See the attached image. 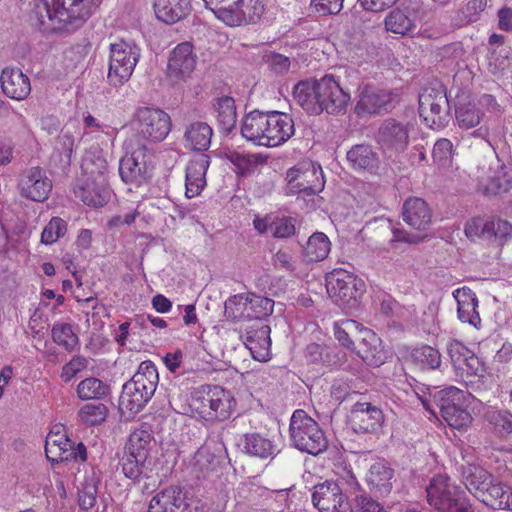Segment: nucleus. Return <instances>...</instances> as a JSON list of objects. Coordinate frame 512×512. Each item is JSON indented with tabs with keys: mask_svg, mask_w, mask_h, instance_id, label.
<instances>
[{
	"mask_svg": "<svg viewBox=\"0 0 512 512\" xmlns=\"http://www.w3.org/2000/svg\"><path fill=\"white\" fill-rule=\"evenodd\" d=\"M102 0H35L30 21L43 32L74 31L96 11Z\"/></svg>",
	"mask_w": 512,
	"mask_h": 512,
	"instance_id": "obj_1",
	"label": "nucleus"
},
{
	"mask_svg": "<svg viewBox=\"0 0 512 512\" xmlns=\"http://www.w3.org/2000/svg\"><path fill=\"white\" fill-rule=\"evenodd\" d=\"M293 97L312 115H319L323 111L333 115L344 114L351 99L332 75L298 82Z\"/></svg>",
	"mask_w": 512,
	"mask_h": 512,
	"instance_id": "obj_2",
	"label": "nucleus"
},
{
	"mask_svg": "<svg viewBox=\"0 0 512 512\" xmlns=\"http://www.w3.org/2000/svg\"><path fill=\"white\" fill-rule=\"evenodd\" d=\"M295 132L292 118L279 111L254 110L244 116L242 136L257 145L274 147L284 143Z\"/></svg>",
	"mask_w": 512,
	"mask_h": 512,
	"instance_id": "obj_3",
	"label": "nucleus"
},
{
	"mask_svg": "<svg viewBox=\"0 0 512 512\" xmlns=\"http://www.w3.org/2000/svg\"><path fill=\"white\" fill-rule=\"evenodd\" d=\"M289 437L293 447L311 455L323 453L328 440L319 424L304 410H295L290 419Z\"/></svg>",
	"mask_w": 512,
	"mask_h": 512,
	"instance_id": "obj_4",
	"label": "nucleus"
},
{
	"mask_svg": "<svg viewBox=\"0 0 512 512\" xmlns=\"http://www.w3.org/2000/svg\"><path fill=\"white\" fill-rule=\"evenodd\" d=\"M192 406L205 420L224 421L231 416L236 401L230 391L217 385H204L195 392Z\"/></svg>",
	"mask_w": 512,
	"mask_h": 512,
	"instance_id": "obj_5",
	"label": "nucleus"
},
{
	"mask_svg": "<svg viewBox=\"0 0 512 512\" xmlns=\"http://www.w3.org/2000/svg\"><path fill=\"white\" fill-rule=\"evenodd\" d=\"M363 288V281L346 270H333L326 276V289L329 297L345 313H350L358 308Z\"/></svg>",
	"mask_w": 512,
	"mask_h": 512,
	"instance_id": "obj_6",
	"label": "nucleus"
},
{
	"mask_svg": "<svg viewBox=\"0 0 512 512\" xmlns=\"http://www.w3.org/2000/svg\"><path fill=\"white\" fill-rule=\"evenodd\" d=\"M286 194L312 196L324 189L325 181L320 165L309 159L298 162L286 173Z\"/></svg>",
	"mask_w": 512,
	"mask_h": 512,
	"instance_id": "obj_7",
	"label": "nucleus"
},
{
	"mask_svg": "<svg viewBox=\"0 0 512 512\" xmlns=\"http://www.w3.org/2000/svg\"><path fill=\"white\" fill-rule=\"evenodd\" d=\"M426 492L429 504L440 512H471L465 492L443 476L434 477Z\"/></svg>",
	"mask_w": 512,
	"mask_h": 512,
	"instance_id": "obj_8",
	"label": "nucleus"
},
{
	"mask_svg": "<svg viewBox=\"0 0 512 512\" xmlns=\"http://www.w3.org/2000/svg\"><path fill=\"white\" fill-rule=\"evenodd\" d=\"M140 58L137 45L124 40L110 44L109 68L107 79L114 87L126 83L135 69Z\"/></svg>",
	"mask_w": 512,
	"mask_h": 512,
	"instance_id": "obj_9",
	"label": "nucleus"
},
{
	"mask_svg": "<svg viewBox=\"0 0 512 512\" xmlns=\"http://www.w3.org/2000/svg\"><path fill=\"white\" fill-rule=\"evenodd\" d=\"M419 113L431 128H441L448 123L450 104L442 84L436 83L422 90L419 94Z\"/></svg>",
	"mask_w": 512,
	"mask_h": 512,
	"instance_id": "obj_10",
	"label": "nucleus"
},
{
	"mask_svg": "<svg viewBox=\"0 0 512 512\" xmlns=\"http://www.w3.org/2000/svg\"><path fill=\"white\" fill-rule=\"evenodd\" d=\"M135 130L144 140L161 142L171 130L170 116L160 109L141 107L135 114Z\"/></svg>",
	"mask_w": 512,
	"mask_h": 512,
	"instance_id": "obj_11",
	"label": "nucleus"
},
{
	"mask_svg": "<svg viewBox=\"0 0 512 512\" xmlns=\"http://www.w3.org/2000/svg\"><path fill=\"white\" fill-rule=\"evenodd\" d=\"M358 100L355 113L358 116L379 115L389 113L395 107L397 95L386 89L371 84H361L358 87Z\"/></svg>",
	"mask_w": 512,
	"mask_h": 512,
	"instance_id": "obj_12",
	"label": "nucleus"
},
{
	"mask_svg": "<svg viewBox=\"0 0 512 512\" xmlns=\"http://www.w3.org/2000/svg\"><path fill=\"white\" fill-rule=\"evenodd\" d=\"M52 188V180L48 177L47 172L39 166L25 168L17 177L19 195L30 201H46Z\"/></svg>",
	"mask_w": 512,
	"mask_h": 512,
	"instance_id": "obj_13",
	"label": "nucleus"
},
{
	"mask_svg": "<svg viewBox=\"0 0 512 512\" xmlns=\"http://www.w3.org/2000/svg\"><path fill=\"white\" fill-rule=\"evenodd\" d=\"M240 338L252 357L257 361H267L271 356L270 326L260 320L239 326Z\"/></svg>",
	"mask_w": 512,
	"mask_h": 512,
	"instance_id": "obj_14",
	"label": "nucleus"
},
{
	"mask_svg": "<svg viewBox=\"0 0 512 512\" xmlns=\"http://www.w3.org/2000/svg\"><path fill=\"white\" fill-rule=\"evenodd\" d=\"M127 152L119 162V174L127 184L140 186L146 180V148L144 144L138 143L134 147L133 140L126 142Z\"/></svg>",
	"mask_w": 512,
	"mask_h": 512,
	"instance_id": "obj_15",
	"label": "nucleus"
},
{
	"mask_svg": "<svg viewBox=\"0 0 512 512\" xmlns=\"http://www.w3.org/2000/svg\"><path fill=\"white\" fill-rule=\"evenodd\" d=\"M230 9H219L218 19L230 26L256 23L264 11L261 0H234Z\"/></svg>",
	"mask_w": 512,
	"mask_h": 512,
	"instance_id": "obj_16",
	"label": "nucleus"
},
{
	"mask_svg": "<svg viewBox=\"0 0 512 512\" xmlns=\"http://www.w3.org/2000/svg\"><path fill=\"white\" fill-rule=\"evenodd\" d=\"M312 502L320 512H353L340 486L332 481L314 486Z\"/></svg>",
	"mask_w": 512,
	"mask_h": 512,
	"instance_id": "obj_17",
	"label": "nucleus"
},
{
	"mask_svg": "<svg viewBox=\"0 0 512 512\" xmlns=\"http://www.w3.org/2000/svg\"><path fill=\"white\" fill-rule=\"evenodd\" d=\"M447 352L457 374L481 378L485 376L486 368L482 361L462 342L451 340L447 344Z\"/></svg>",
	"mask_w": 512,
	"mask_h": 512,
	"instance_id": "obj_18",
	"label": "nucleus"
},
{
	"mask_svg": "<svg viewBox=\"0 0 512 512\" xmlns=\"http://www.w3.org/2000/svg\"><path fill=\"white\" fill-rule=\"evenodd\" d=\"M383 421L382 410L370 402L355 403L349 414V423L356 433H375Z\"/></svg>",
	"mask_w": 512,
	"mask_h": 512,
	"instance_id": "obj_19",
	"label": "nucleus"
},
{
	"mask_svg": "<svg viewBox=\"0 0 512 512\" xmlns=\"http://www.w3.org/2000/svg\"><path fill=\"white\" fill-rule=\"evenodd\" d=\"M197 63V56L193 52L190 42L178 44L172 51L168 61V75L176 80H185L190 77Z\"/></svg>",
	"mask_w": 512,
	"mask_h": 512,
	"instance_id": "obj_20",
	"label": "nucleus"
},
{
	"mask_svg": "<svg viewBox=\"0 0 512 512\" xmlns=\"http://www.w3.org/2000/svg\"><path fill=\"white\" fill-rule=\"evenodd\" d=\"M377 139L383 148L402 152L409 143V128L396 119L388 118L379 127Z\"/></svg>",
	"mask_w": 512,
	"mask_h": 512,
	"instance_id": "obj_21",
	"label": "nucleus"
},
{
	"mask_svg": "<svg viewBox=\"0 0 512 512\" xmlns=\"http://www.w3.org/2000/svg\"><path fill=\"white\" fill-rule=\"evenodd\" d=\"M356 354L368 365L379 366L384 363L385 353L380 338L370 329L361 328L357 332Z\"/></svg>",
	"mask_w": 512,
	"mask_h": 512,
	"instance_id": "obj_22",
	"label": "nucleus"
},
{
	"mask_svg": "<svg viewBox=\"0 0 512 512\" xmlns=\"http://www.w3.org/2000/svg\"><path fill=\"white\" fill-rule=\"evenodd\" d=\"M75 195L84 204L97 208L104 206L109 201L111 191L108 182L81 177L77 182Z\"/></svg>",
	"mask_w": 512,
	"mask_h": 512,
	"instance_id": "obj_23",
	"label": "nucleus"
},
{
	"mask_svg": "<svg viewBox=\"0 0 512 512\" xmlns=\"http://www.w3.org/2000/svg\"><path fill=\"white\" fill-rule=\"evenodd\" d=\"M403 221L410 227L424 231L432 223V211L425 200L419 197L408 198L402 207Z\"/></svg>",
	"mask_w": 512,
	"mask_h": 512,
	"instance_id": "obj_24",
	"label": "nucleus"
},
{
	"mask_svg": "<svg viewBox=\"0 0 512 512\" xmlns=\"http://www.w3.org/2000/svg\"><path fill=\"white\" fill-rule=\"evenodd\" d=\"M0 84L3 93L15 100H24L31 92L30 80L19 68H4Z\"/></svg>",
	"mask_w": 512,
	"mask_h": 512,
	"instance_id": "obj_25",
	"label": "nucleus"
},
{
	"mask_svg": "<svg viewBox=\"0 0 512 512\" xmlns=\"http://www.w3.org/2000/svg\"><path fill=\"white\" fill-rule=\"evenodd\" d=\"M210 164V158L206 154L195 156L186 168V196L193 198L200 194L206 185V172Z\"/></svg>",
	"mask_w": 512,
	"mask_h": 512,
	"instance_id": "obj_26",
	"label": "nucleus"
},
{
	"mask_svg": "<svg viewBox=\"0 0 512 512\" xmlns=\"http://www.w3.org/2000/svg\"><path fill=\"white\" fill-rule=\"evenodd\" d=\"M191 0H154L156 18L172 25L186 18L191 11Z\"/></svg>",
	"mask_w": 512,
	"mask_h": 512,
	"instance_id": "obj_27",
	"label": "nucleus"
},
{
	"mask_svg": "<svg viewBox=\"0 0 512 512\" xmlns=\"http://www.w3.org/2000/svg\"><path fill=\"white\" fill-rule=\"evenodd\" d=\"M153 395L147 389L138 387L137 383L128 381L123 385L119 404L123 411L135 415L145 407Z\"/></svg>",
	"mask_w": 512,
	"mask_h": 512,
	"instance_id": "obj_28",
	"label": "nucleus"
},
{
	"mask_svg": "<svg viewBox=\"0 0 512 512\" xmlns=\"http://www.w3.org/2000/svg\"><path fill=\"white\" fill-rule=\"evenodd\" d=\"M347 160L356 171L375 172L379 167V156L371 145L357 144L347 152Z\"/></svg>",
	"mask_w": 512,
	"mask_h": 512,
	"instance_id": "obj_29",
	"label": "nucleus"
},
{
	"mask_svg": "<svg viewBox=\"0 0 512 512\" xmlns=\"http://www.w3.org/2000/svg\"><path fill=\"white\" fill-rule=\"evenodd\" d=\"M458 304V318L463 323H469L474 327H478L481 322L479 313L476 308L478 299L474 292L469 288L457 289L453 293Z\"/></svg>",
	"mask_w": 512,
	"mask_h": 512,
	"instance_id": "obj_30",
	"label": "nucleus"
},
{
	"mask_svg": "<svg viewBox=\"0 0 512 512\" xmlns=\"http://www.w3.org/2000/svg\"><path fill=\"white\" fill-rule=\"evenodd\" d=\"M184 506L182 489L171 486L158 492L151 499L148 512H179Z\"/></svg>",
	"mask_w": 512,
	"mask_h": 512,
	"instance_id": "obj_31",
	"label": "nucleus"
},
{
	"mask_svg": "<svg viewBox=\"0 0 512 512\" xmlns=\"http://www.w3.org/2000/svg\"><path fill=\"white\" fill-rule=\"evenodd\" d=\"M213 130L206 122L196 121L186 126L184 144L195 151H206L211 144Z\"/></svg>",
	"mask_w": 512,
	"mask_h": 512,
	"instance_id": "obj_32",
	"label": "nucleus"
},
{
	"mask_svg": "<svg viewBox=\"0 0 512 512\" xmlns=\"http://www.w3.org/2000/svg\"><path fill=\"white\" fill-rule=\"evenodd\" d=\"M478 499L493 509L512 510V489L500 483H492L483 495H478Z\"/></svg>",
	"mask_w": 512,
	"mask_h": 512,
	"instance_id": "obj_33",
	"label": "nucleus"
},
{
	"mask_svg": "<svg viewBox=\"0 0 512 512\" xmlns=\"http://www.w3.org/2000/svg\"><path fill=\"white\" fill-rule=\"evenodd\" d=\"M249 294L230 296L224 303V316L228 321L245 325L249 323Z\"/></svg>",
	"mask_w": 512,
	"mask_h": 512,
	"instance_id": "obj_34",
	"label": "nucleus"
},
{
	"mask_svg": "<svg viewBox=\"0 0 512 512\" xmlns=\"http://www.w3.org/2000/svg\"><path fill=\"white\" fill-rule=\"evenodd\" d=\"M81 169L82 178H92L108 182V163L100 152H87L82 160Z\"/></svg>",
	"mask_w": 512,
	"mask_h": 512,
	"instance_id": "obj_35",
	"label": "nucleus"
},
{
	"mask_svg": "<svg viewBox=\"0 0 512 512\" xmlns=\"http://www.w3.org/2000/svg\"><path fill=\"white\" fill-rule=\"evenodd\" d=\"M152 442L153 436L147 429L137 428L130 434L125 452L147 460L152 448Z\"/></svg>",
	"mask_w": 512,
	"mask_h": 512,
	"instance_id": "obj_36",
	"label": "nucleus"
},
{
	"mask_svg": "<svg viewBox=\"0 0 512 512\" xmlns=\"http://www.w3.org/2000/svg\"><path fill=\"white\" fill-rule=\"evenodd\" d=\"M394 471L384 460H380L371 465L368 473V483L377 488L380 493H388L391 488V479Z\"/></svg>",
	"mask_w": 512,
	"mask_h": 512,
	"instance_id": "obj_37",
	"label": "nucleus"
},
{
	"mask_svg": "<svg viewBox=\"0 0 512 512\" xmlns=\"http://www.w3.org/2000/svg\"><path fill=\"white\" fill-rule=\"evenodd\" d=\"M243 447L247 454L262 459L273 457L276 450L272 441L259 433L246 434Z\"/></svg>",
	"mask_w": 512,
	"mask_h": 512,
	"instance_id": "obj_38",
	"label": "nucleus"
},
{
	"mask_svg": "<svg viewBox=\"0 0 512 512\" xmlns=\"http://www.w3.org/2000/svg\"><path fill=\"white\" fill-rule=\"evenodd\" d=\"M217 120L223 131L229 133L236 125V106L232 97L223 96L217 99L214 105Z\"/></svg>",
	"mask_w": 512,
	"mask_h": 512,
	"instance_id": "obj_39",
	"label": "nucleus"
},
{
	"mask_svg": "<svg viewBox=\"0 0 512 512\" xmlns=\"http://www.w3.org/2000/svg\"><path fill=\"white\" fill-rule=\"evenodd\" d=\"M512 187V163L502 164L495 171L490 182L482 189L484 194L507 192Z\"/></svg>",
	"mask_w": 512,
	"mask_h": 512,
	"instance_id": "obj_40",
	"label": "nucleus"
},
{
	"mask_svg": "<svg viewBox=\"0 0 512 512\" xmlns=\"http://www.w3.org/2000/svg\"><path fill=\"white\" fill-rule=\"evenodd\" d=\"M331 243L322 232L312 234L304 249L305 257L311 262L324 260L330 252Z\"/></svg>",
	"mask_w": 512,
	"mask_h": 512,
	"instance_id": "obj_41",
	"label": "nucleus"
},
{
	"mask_svg": "<svg viewBox=\"0 0 512 512\" xmlns=\"http://www.w3.org/2000/svg\"><path fill=\"white\" fill-rule=\"evenodd\" d=\"M385 29L388 32L400 35H407L413 32L415 28L414 21L403 10L393 9L386 16Z\"/></svg>",
	"mask_w": 512,
	"mask_h": 512,
	"instance_id": "obj_42",
	"label": "nucleus"
},
{
	"mask_svg": "<svg viewBox=\"0 0 512 512\" xmlns=\"http://www.w3.org/2000/svg\"><path fill=\"white\" fill-rule=\"evenodd\" d=\"M137 383V386L145 388L154 394L159 381L158 371L151 361H143L134 376L129 380Z\"/></svg>",
	"mask_w": 512,
	"mask_h": 512,
	"instance_id": "obj_43",
	"label": "nucleus"
},
{
	"mask_svg": "<svg viewBox=\"0 0 512 512\" xmlns=\"http://www.w3.org/2000/svg\"><path fill=\"white\" fill-rule=\"evenodd\" d=\"M484 418L500 437H507L512 433V413L508 410L489 409Z\"/></svg>",
	"mask_w": 512,
	"mask_h": 512,
	"instance_id": "obj_44",
	"label": "nucleus"
},
{
	"mask_svg": "<svg viewBox=\"0 0 512 512\" xmlns=\"http://www.w3.org/2000/svg\"><path fill=\"white\" fill-rule=\"evenodd\" d=\"M491 478L492 475L488 471L480 467H474L465 477V485L478 498V495H483L491 486Z\"/></svg>",
	"mask_w": 512,
	"mask_h": 512,
	"instance_id": "obj_45",
	"label": "nucleus"
},
{
	"mask_svg": "<svg viewBox=\"0 0 512 512\" xmlns=\"http://www.w3.org/2000/svg\"><path fill=\"white\" fill-rule=\"evenodd\" d=\"M108 393L109 386L95 377L86 378L77 386L78 397L82 400L100 399Z\"/></svg>",
	"mask_w": 512,
	"mask_h": 512,
	"instance_id": "obj_46",
	"label": "nucleus"
},
{
	"mask_svg": "<svg viewBox=\"0 0 512 512\" xmlns=\"http://www.w3.org/2000/svg\"><path fill=\"white\" fill-rule=\"evenodd\" d=\"M274 304V301L270 298L249 294V323L253 320L264 322L273 313Z\"/></svg>",
	"mask_w": 512,
	"mask_h": 512,
	"instance_id": "obj_47",
	"label": "nucleus"
},
{
	"mask_svg": "<svg viewBox=\"0 0 512 512\" xmlns=\"http://www.w3.org/2000/svg\"><path fill=\"white\" fill-rule=\"evenodd\" d=\"M53 341L66 351L72 352L79 343L78 336L73 332L72 326L67 323H56L51 330Z\"/></svg>",
	"mask_w": 512,
	"mask_h": 512,
	"instance_id": "obj_48",
	"label": "nucleus"
},
{
	"mask_svg": "<svg viewBox=\"0 0 512 512\" xmlns=\"http://www.w3.org/2000/svg\"><path fill=\"white\" fill-rule=\"evenodd\" d=\"M411 358L422 369H437L441 364L440 352L427 345L415 348L411 353Z\"/></svg>",
	"mask_w": 512,
	"mask_h": 512,
	"instance_id": "obj_49",
	"label": "nucleus"
},
{
	"mask_svg": "<svg viewBox=\"0 0 512 512\" xmlns=\"http://www.w3.org/2000/svg\"><path fill=\"white\" fill-rule=\"evenodd\" d=\"M483 113L473 104H463L456 108V120L458 125L463 129H470L477 126Z\"/></svg>",
	"mask_w": 512,
	"mask_h": 512,
	"instance_id": "obj_50",
	"label": "nucleus"
},
{
	"mask_svg": "<svg viewBox=\"0 0 512 512\" xmlns=\"http://www.w3.org/2000/svg\"><path fill=\"white\" fill-rule=\"evenodd\" d=\"M67 231L66 222L60 217H53L44 227L41 234V243L51 245L60 237H63Z\"/></svg>",
	"mask_w": 512,
	"mask_h": 512,
	"instance_id": "obj_51",
	"label": "nucleus"
},
{
	"mask_svg": "<svg viewBox=\"0 0 512 512\" xmlns=\"http://www.w3.org/2000/svg\"><path fill=\"white\" fill-rule=\"evenodd\" d=\"M146 461V459H140V457L125 452L121 460L123 474L133 481L139 480L143 474Z\"/></svg>",
	"mask_w": 512,
	"mask_h": 512,
	"instance_id": "obj_52",
	"label": "nucleus"
},
{
	"mask_svg": "<svg viewBox=\"0 0 512 512\" xmlns=\"http://www.w3.org/2000/svg\"><path fill=\"white\" fill-rule=\"evenodd\" d=\"M107 414V407L104 404H86L79 411L81 421L87 425L94 426L102 423Z\"/></svg>",
	"mask_w": 512,
	"mask_h": 512,
	"instance_id": "obj_53",
	"label": "nucleus"
},
{
	"mask_svg": "<svg viewBox=\"0 0 512 512\" xmlns=\"http://www.w3.org/2000/svg\"><path fill=\"white\" fill-rule=\"evenodd\" d=\"M306 359L313 364L323 363L331 365L336 361L331 356V349L317 343H310L305 350Z\"/></svg>",
	"mask_w": 512,
	"mask_h": 512,
	"instance_id": "obj_54",
	"label": "nucleus"
},
{
	"mask_svg": "<svg viewBox=\"0 0 512 512\" xmlns=\"http://www.w3.org/2000/svg\"><path fill=\"white\" fill-rule=\"evenodd\" d=\"M442 417L452 427L460 428L470 420L469 412L463 408V401L454 406H448L441 412Z\"/></svg>",
	"mask_w": 512,
	"mask_h": 512,
	"instance_id": "obj_55",
	"label": "nucleus"
},
{
	"mask_svg": "<svg viewBox=\"0 0 512 512\" xmlns=\"http://www.w3.org/2000/svg\"><path fill=\"white\" fill-rule=\"evenodd\" d=\"M463 398L464 392L454 386L447 387L435 395V400L440 408V412L444 411L448 406L450 407L460 404V402L463 401Z\"/></svg>",
	"mask_w": 512,
	"mask_h": 512,
	"instance_id": "obj_56",
	"label": "nucleus"
},
{
	"mask_svg": "<svg viewBox=\"0 0 512 512\" xmlns=\"http://www.w3.org/2000/svg\"><path fill=\"white\" fill-rule=\"evenodd\" d=\"M342 325H335V337L344 347L354 351L357 334L351 335V332L358 328V324L356 321L346 320Z\"/></svg>",
	"mask_w": 512,
	"mask_h": 512,
	"instance_id": "obj_57",
	"label": "nucleus"
},
{
	"mask_svg": "<svg viewBox=\"0 0 512 512\" xmlns=\"http://www.w3.org/2000/svg\"><path fill=\"white\" fill-rule=\"evenodd\" d=\"M465 235L470 239L486 238L490 239V232H493V226L490 221H483L480 218L472 219L465 226Z\"/></svg>",
	"mask_w": 512,
	"mask_h": 512,
	"instance_id": "obj_58",
	"label": "nucleus"
},
{
	"mask_svg": "<svg viewBox=\"0 0 512 512\" xmlns=\"http://www.w3.org/2000/svg\"><path fill=\"white\" fill-rule=\"evenodd\" d=\"M229 159L241 175L251 174L258 164V157L251 154L232 153Z\"/></svg>",
	"mask_w": 512,
	"mask_h": 512,
	"instance_id": "obj_59",
	"label": "nucleus"
},
{
	"mask_svg": "<svg viewBox=\"0 0 512 512\" xmlns=\"http://www.w3.org/2000/svg\"><path fill=\"white\" fill-rule=\"evenodd\" d=\"M263 60L268 65L269 69L277 75L287 73L291 66L289 57L275 52L264 54Z\"/></svg>",
	"mask_w": 512,
	"mask_h": 512,
	"instance_id": "obj_60",
	"label": "nucleus"
},
{
	"mask_svg": "<svg viewBox=\"0 0 512 512\" xmlns=\"http://www.w3.org/2000/svg\"><path fill=\"white\" fill-rule=\"evenodd\" d=\"M310 8L320 16L338 14L343 8V0H311Z\"/></svg>",
	"mask_w": 512,
	"mask_h": 512,
	"instance_id": "obj_61",
	"label": "nucleus"
},
{
	"mask_svg": "<svg viewBox=\"0 0 512 512\" xmlns=\"http://www.w3.org/2000/svg\"><path fill=\"white\" fill-rule=\"evenodd\" d=\"M269 231L275 238H287L295 233V225L291 218H281L270 222Z\"/></svg>",
	"mask_w": 512,
	"mask_h": 512,
	"instance_id": "obj_62",
	"label": "nucleus"
},
{
	"mask_svg": "<svg viewBox=\"0 0 512 512\" xmlns=\"http://www.w3.org/2000/svg\"><path fill=\"white\" fill-rule=\"evenodd\" d=\"M88 361L83 356H74L62 368L61 378L65 382H69L77 373L81 372L87 367Z\"/></svg>",
	"mask_w": 512,
	"mask_h": 512,
	"instance_id": "obj_63",
	"label": "nucleus"
},
{
	"mask_svg": "<svg viewBox=\"0 0 512 512\" xmlns=\"http://www.w3.org/2000/svg\"><path fill=\"white\" fill-rule=\"evenodd\" d=\"M453 155V143L446 138H441L436 141L433 148L434 159L445 164L451 159Z\"/></svg>",
	"mask_w": 512,
	"mask_h": 512,
	"instance_id": "obj_64",
	"label": "nucleus"
}]
</instances>
